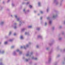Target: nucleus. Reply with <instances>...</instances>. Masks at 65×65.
<instances>
[{
	"mask_svg": "<svg viewBox=\"0 0 65 65\" xmlns=\"http://www.w3.org/2000/svg\"><path fill=\"white\" fill-rule=\"evenodd\" d=\"M40 12L41 13H42H42H43V12L42 11H41Z\"/></svg>",
	"mask_w": 65,
	"mask_h": 65,
	"instance_id": "41",
	"label": "nucleus"
},
{
	"mask_svg": "<svg viewBox=\"0 0 65 65\" xmlns=\"http://www.w3.org/2000/svg\"><path fill=\"white\" fill-rule=\"evenodd\" d=\"M28 46H29V45L27 44L26 45V47H25V46H23V47L24 48V49H25V50H26V48H27V47H28Z\"/></svg>",
	"mask_w": 65,
	"mask_h": 65,
	"instance_id": "4",
	"label": "nucleus"
},
{
	"mask_svg": "<svg viewBox=\"0 0 65 65\" xmlns=\"http://www.w3.org/2000/svg\"><path fill=\"white\" fill-rule=\"evenodd\" d=\"M23 48V46H21V48Z\"/></svg>",
	"mask_w": 65,
	"mask_h": 65,
	"instance_id": "56",
	"label": "nucleus"
},
{
	"mask_svg": "<svg viewBox=\"0 0 65 65\" xmlns=\"http://www.w3.org/2000/svg\"><path fill=\"white\" fill-rule=\"evenodd\" d=\"M52 21H50L49 22V23L50 25L52 24Z\"/></svg>",
	"mask_w": 65,
	"mask_h": 65,
	"instance_id": "18",
	"label": "nucleus"
},
{
	"mask_svg": "<svg viewBox=\"0 0 65 65\" xmlns=\"http://www.w3.org/2000/svg\"><path fill=\"white\" fill-rule=\"evenodd\" d=\"M29 52H28V53L26 54V56H27V57H28V56L29 55Z\"/></svg>",
	"mask_w": 65,
	"mask_h": 65,
	"instance_id": "13",
	"label": "nucleus"
},
{
	"mask_svg": "<svg viewBox=\"0 0 65 65\" xmlns=\"http://www.w3.org/2000/svg\"><path fill=\"white\" fill-rule=\"evenodd\" d=\"M47 20H49V19H50V17H48L47 18Z\"/></svg>",
	"mask_w": 65,
	"mask_h": 65,
	"instance_id": "43",
	"label": "nucleus"
},
{
	"mask_svg": "<svg viewBox=\"0 0 65 65\" xmlns=\"http://www.w3.org/2000/svg\"><path fill=\"white\" fill-rule=\"evenodd\" d=\"M23 59H25V57H23Z\"/></svg>",
	"mask_w": 65,
	"mask_h": 65,
	"instance_id": "58",
	"label": "nucleus"
},
{
	"mask_svg": "<svg viewBox=\"0 0 65 65\" xmlns=\"http://www.w3.org/2000/svg\"><path fill=\"white\" fill-rule=\"evenodd\" d=\"M46 50H48V48H46Z\"/></svg>",
	"mask_w": 65,
	"mask_h": 65,
	"instance_id": "60",
	"label": "nucleus"
},
{
	"mask_svg": "<svg viewBox=\"0 0 65 65\" xmlns=\"http://www.w3.org/2000/svg\"><path fill=\"white\" fill-rule=\"evenodd\" d=\"M4 51H3L1 53L2 54H4Z\"/></svg>",
	"mask_w": 65,
	"mask_h": 65,
	"instance_id": "27",
	"label": "nucleus"
},
{
	"mask_svg": "<svg viewBox=\"0 0 65 65\" xmlns=\"http://www.w3.org/2000/svg\"><path fill=\"white\" fill-rule=\"evenodd\" d=\"M16 52H19V54H22V52L20 51L19 50V49H17V50Z\"/></svg>",
	"mask_w": 65,
	"mask_h": 65,
	"instance_id": "7",
	"label": "nucleus"
},
{
	"mask_svg": "<svg viewBox=\"0 0 65 65\" xmlns=\"http://www.w3.org/2000/svg\"><path fill=\"white\" fill-rule=\"evenodd\" d=\"M62 3H61L60 4V6H62Z\"/></svg>",
	"mask_w": 65,
	"mask_h": 65,
	"instance_id": "51",
	"label": "nucleus"
},
{
	"mask_svg": "<svg viewBox=\"0 0 65 65\" xmlns=\"http://www.w3.org/2000/svg\"><path fill=\"white\" fill-rule=\"evenodd\" d=\"M34 65H37V63H36Z\"/></svg>",
	"mask_w": 65,
	"mask_h": 65,
	"instance_id": "55",
	"label": "nucleus"
},
{
	"mask_svg": "<svg viewBox=\"0 0 65 65\" xmlns=\"http://www.w3.org/2000/svg\"><path fill=\"white\" fill-rule=\"evenodd\" d=\"M29 32H25V35H29Z\"/></svg>",
	"mask_w": 65,
	"mask_h": 65,
	"instance_id": "17",
	"label": "nucleus"
},
{
	"mask_svg": "<svg viewBox=\"0 0 65 65\" xmlns=\"http://www.w3.org/2000/svg\"><path fill=\"white\" fill-rule=\"evenodd\" d=\"M14 17L15 18H16V19H17V21H19L20 20V19L19 18H17V15H14Z\"/></svg>",
	"mask_w": 65,
	"mask_h": 65,
	"instance_id": "6",
	"label": "nucleus"
},
{
	"mask_svg": "<svg viewBox=\"0 0 65 65\" xmlns=\"http://www.w3.org/2000/svg\"><path fill=\"white\" fill-rule=\"evenodd\" d=\"M59 40H62V38H59Z\"/></svg>",
	"mask_w": 65,
	"mask_h": 65,
	"instance_id": "22",
	"label": "nucleus"
},
{
	"mask_svg": "<svg viewBox=\"0 0 65 65\" xmlns=\"http://www.w3.org/2000/svg\"><path fill=\"white\" fill-rule=\"evenodd\" d=\"M54 29H55V27H53L52 28V29L53 30H54Z\"/></svg>",
	"mask_w": 65,
	"mask_h": 65,
	"instance_id": "32",
	"label": "nucleus"
},
{
	"mask_svg": "<svg viewBox=\"0 0 65 65\" xmlns=\"http://www.w3.org/2000/svg\"><path fill=\"white\" fill-rule=\"evenodd\" d=\"M38 15H40V14H38Z\"/></svg>",
	"mask_w": 65,
	"mask_h": 65,
	"instance_id": "61",
	"label": "nucleus"
},
{
	"mask_svg": "<svg viewBox=\"0 0 65 65\" xmlns=\"http://www.w3.org/2000/svg\"><path fill=\"white\" fill-rule=\"evenodd\" d=\"M36 47L37 48H38V47H39V46H38V45H37L36 46Z\"/></svg>",
	"mask_w": 65,
	"mask_h": 65,
	"instance_id": "36",
	"label": "nucleus"
},
{
	"mask_svg": "<svg viewBox=\"0 0 65 65\" xmlns=\"http://www.w3.org/2000/svg\"><path fill=\"white\" fill-rule=\"evenodd\" d=\"M63 1V0H61V2H62V1Z\"/></svg>",
	"mask_w": 65,
	"mask_h": 65,
	"instance_id": "50",
	"label": "nucleus"
},
{
	"mask_svg": "<svg viewBox=\"0 0 65 65\" xmlns=\"http://www.w3.org/2000/svg\"><path fill=\"white\" fill-rule=\"evenodd\" d=\"M34 12L35 13H36V11H34Z\"/></svg>",
	"mask_w": 65,
	"mask_h": 65,
	"instance_id": "47",
	"label": "nucleus"
},
{
	"mask_svg": "<svg viewBox=\"0 0 65 65\" xmlns=\"http://www.w3.org/2000/svg\"><path fill=\"white\" fill-rule=\"evenodd\" d=\"M7 43V42H4V44H6Z\"/></svg>",
	"mask_w": 65,
	"mask_h": 65,
	"instance_id": "29",
	"label": "nucleus"
},
{
	"mask_svg": "<svg viewBox=\"0 0 65 65\" xmlns=\"http://www.w3.org/2000/svg\"><path fill=\"white\" fill-rule=\"evenodd\" d=\"M29 2H28L26 4V5H27L28 4H29Z\"/></svg>",
	"mask_w": 65,
	"mask_h": 65,
	"instance_id": "38",
	"label": "nucleus"
},
{
	"mask_svg": "<svg viewBox=\"0 0 65 65\" xmlns=\"http://www.w3.org/2000/svg\"><path fill=\"white\" fill-rule=\"evenodd\" d=\"M32 59H34V60H37V58H34V57H32Z\"/></svg>",
	"mask_w": 65,
	"mask_h": 65,
	"instance_id": "8",
	"label": "nucleus"
},
{
	"mask_svg": "<svg viewBox=\"0 0 65 65\" xmlns=\"http://www.w3.org/2000/svg\"><path fill=\"white\" fill-rule=\"evenodd\" d=\"M62 34H63V35L64 34V32H62Z\"/></svg>",
	"mask_w": 65,
	"mask_h": 65,
	"instance_id": "46",
	"label": "nucleus"
},
{
	"mask_svg": "<svg viewBox=\"0 0 65 65\" xmlns=\"http://www.w3.org/2000/svg\"><path fill=\"white\" fill-rule=\"evenodd\" d=\"M21 24H22V22L21 21H20V23L19 24L20 26H21Z\"/></svg>",
	"mask_w": 65,
	"mask_h": 65,
	"instance_id": "20",
	"label": "nucleus"
},
{
	"mask_svg": "<svg viewBox=\"0 0 65 65\" xmlns=\"http://www.w3.org/2000/svg\"><path fill=\"white\" fill-rule=\"evenodd\" d=\"M58 57H60V55H57Z\"/></svg>",
	"mask_w": 65,
	"mask_h": 65,
	"instance_id": "35",
	"label": "nucleus"
},
{
	"mask_svg": "<svg viewBox=\"0 0 65 65\" xmlns=\"http://www.w3.org/2000/svg\"><path fill=\"white\" fill-rule=\"evenodd\" d=\"M14 47V46H13L11 47V48H13Z\"/></svg>",
	"mask_w": 65,
	"mask_h": 65,
	"instance_id": "25",
	"label": "nucleus"
},
{
	"mask_svg": "<svg viewBox=\"0 0 65 65\" xmlns=\"http://www.w3.org/2000/svg\"><path fill=\"white\" fill-rule=\"evenodd\" d=\"M14 36H15V35H16V34L15 33H14Z\"/></svg>",
	"mask_w": 65,
	"mask_h": 65,
	"instance_id": "45",
	"label": "nucleus"
},
{
	"mask_svg": "<svg viewBox=\"0 0 65 65\" xmlns=\"http://www.w3.org/2000/svg\"><path fill=\"white\" fill-rule=\"evenodd\" d=\"M64 24H65V20L64 21Z\"/></svg>",
	"mask_w": 65,
	"mask_h": 65,
	"instance_id": "53",
	"label": "nucleus"
},
{
	"mask_svg": "<svg viewBox=\"0 0 65 65\" xmlns=\"http://www.w3.org/2000/svg\"><path fill=\"white\" fill-rule=\"evenodd\" d=\"M51 61H52V58H51V56H49L48 59V63H50V62H51Z\"/></svg>",
	"mask_w": 65,
	"mask_h": 65,
	"instance_id": "1",
	"label": "nucleus"
},
{
	"mask_svg": "<svg viewBox=\"0 0 65 65\" xmlns=\"http://www.w3.org/2000/svg\"><path fill=\"white\" fill-rule=\"evenodd\" d=\"M47 25V23L46 22H45V26H46V25Z\"/></svg>",
	"mask_w": 65,
	"mask_h": 65,
	"instance_id": "33",
	"label": "nucleus"
},
{
	"mask_svg": "<svg viewBox=\"0 0 65 65\" xmlns=\"http://www.w3.org/2000/svg\"><path fill=\"white\" fill-rule=\"evenodd\" d=\"M23 11H24V12L25 13H26V11H25V9H24L23 10Z\"/></svg>",
	"mask_w": 65,
	"mask_h": 65,
	"instance_id": "26",
	"label": "nucleus"
},
{
	"mask_svg": "<svg viewBox=\"0 0 65 65\" xmlns=\"http://www.w3.org/2000/svg\"><path fill=\"white\" fill-rule=\"evenodd\" d=\"M0 25L1 26H3V25H4V22H2L0 23Z\"/></svg>",
	"mask_w": 65,
	"mask_h": 65,
	"instance_id": "9",
	"label": "nucleus"
},
{
	"mask_svg": "<svg viewBox=\"0 0 65 65\" xmlns=\"http://www.w3.org/2000/svg\"><path fill=\"white\" fill-rule=\"evenodd\" d=\"M12 6L13 7V6H14V4H13V3H12Z\"/></svg>",
	"mask_w": 65,
	"mask_h": 65,
	"instance_id": "30",
	"label": "nucleus"
},
{
	"mask_svg": "<svg viewBox=\"0 0 65 65\" xmlns=\"http://www.w3.org/2000/svg\"><path fill=\"white\" fill-rule=\"evenodd\" d=\"M57 14L55 15L54 14L53 15V17H52L53 19H56L57 17Z\"/></svg>",
	"mask_w": 65,
	"mask_h": 65,
	"instance_id": "2",
	"label": "nucleus"
},
{
	"mask_svg": "<svg viewBox=\"0 0 65 65\" xmlns=\"http://www.w3.org/2000/svg\"><path fill=\"white\" fill-rule=\"evenodd\" d=\"M55 65H57V63H56L55 64Z\"/></svg>",
	"mask_w": 65,
	"mask_h": 65,
	"instance_id": "64",
	"label": "nucleus"
},
{
	"mask_svg": "<svg viewBox=\"0 0 65 65\" xmlns=\"http://www.w3.org/2000/svg\"><path fill=\"white\" fill-rule=\"evenodd\" d=\"M58 47H57V49H58Z\"/></svg>",
	"mask_w": 65,
	"mask_h": 65,
	"instance_id": "63",
	"label": "nucleus"
},
{
	"mask_svg": "<svg viewBox=\"0 0 65 65\" xmlns=\"http://www.w3.org/2000/svg\"><path fill=\"white\" fill-rule=\"evenodd\" d=\"M33 52H31L30 53V54L31 55H32V54H33Z\"/></svg>",
	"mask_w": 65,
	"mask_h": 65,
	"instance_id": "40",
	"label": "nucleus"
},
{
	"mask_svg": "<svg viewBox=\"0 0 65 65\" xmlns=\"http://www.w3.org/2000/svg\"><path fill=\"white\" fill-rule=\"evenodd\" d=\"M5 38H7V36H5Z\"/></svg>",
	"mask_w": 65,
	"mask_h": 65,
	"instance_id": "57",
	"label": "nucleus"
},
{
	"mask_svg": "<svg viewBox=\"0 0 65 65\" xmlns=\"http://www.w3.org/2000/svg\"><path fill=\"white\" fill-rule=\"evenodd\" d=\"M52 45V44H50V45Z\"/></svg>",
	"mask_w": 65,
	"mask_h": 65,
	"instance_id": "54",
	"label": "nucleus"
},
{
	"mask_svg": "<svg viewBox=\"0 0 65 65\" xmlns=\"http://www.w3.org/2000/svg\"><path fill=\"white\" fill-rule=\"evenodd\" d=\"M13 55L14 56H15V55H17V54H16V53H15V51L14 52H13Z\"/></svg>",
	"mask_w": 65,
	"mask_h": 65,
	"instance_id": "11",
	"label": "nucleus"
},
{
	"mask_svg": "<svg viewBox=\"0 0 65 65\" xmlns=\"http://www.w3.org/2000/svg\"><path fill=\"white\" fill-rule=\"evenodd\" d=\"M51 53H52V52L51 51L49 53V54H51Z\"/></svg>",
	"mask_w": 65,
	"mask_h": 65,
	"instance_id": "37",
	"label": "nucleus"
},
{
	"mask_svg": "<svg viewBox=\"0 0 65 65\" xmlns=\"http://www.w3.org/2000/svg\"><path fill=\"white\" fill-rule=\"evenodd\" d=\"M29 7L30 8H31L32 7V6H31V5H30Z\"/></svg>",
	"mask_w": 65,
	"mask_h": 65,
	"instance_id": "31",
	"label": "nucleus"
},
{
	"mask_svg": "<svg viewBox=\"0 0 65 65\" xmlns=\"http://www.w3.org/2000/svg\"><path fill=\"white\" fill-rule=\"evenodd\" d=\"M9 41L10 42H11V41H13V39H10L9 40Z\"/></svg>",
	"mask_w": 65,
	"mask_h": 65,
	"instance_id": "24",
	"label": "nucleus"
},
{
	"mask_svg": "<svg viewBox=\"0 0 65 65\" xmlns=\"http://www.w3.org/2000/svg\"><path fill=\"white\" fill-rule=\"evenodd\" d=\"M29 10H27V12H29Z\"/></svg>",
	"mask_w": 65,
	"mask_h": 65,
	"instance_id": "48",
	"label": "nucleus"
},
{
	"mask_svg": "<svg viewBox=\"0 0 65 65\" xmlns=\"http://www.w3.org/2000/svg\"><path fill=\"white\" fill-rule=\"evenodd\" d=\"M10 1V0H8L7 1V3H8V2H9V1Z\"/></svg>",
	"mask_w": 65,
	"mask_h": 65,
	"instance_id": "39",
	"label": "nucleus"
},
{
	"mask_svg": "<svg viewBox=\"0 0 65 65\" xmlns=\"http://www.w3.org/2000/svg\"><path fill=\"white\" fill-rule=\"evenodd\" d=\"M32 63V62H30V63H29V64H31V63Z\"/></svg>",
	"mask_w": 65,
	"mask_h": 65,
	"instance_id": "59",
	"label": "nucleus"
},
{
	"mask_svg": "<svg viewBox=\"0 0 65 65\" xmlns=\"http://www.w3.org/2000/svg\"><path fill=\"white\" fill-rule=\"evenodd\" d=\"M38 38H42V36L40 35L38 36Z\"/></svg>",
	"mask_w": 65,
	"mask_h": 65,
	"instance_id": "10",
	"label": "nucleus"
},
{
	"mask_svg": "<svg viewBox=\"0 0 65 65\" xmlns=\"http://www.w3.org/2000/svg\"><path fill=\"white\" fill-rule=\"evenodd\" d=\"M38 5L39 6H41V5H40V2H39L38 3Z\"/></svg>",
	"mask_w": 65,
	"mask_h": 65,
	"instance_id": "14",
	"label": "nucleus"
},
{
	"mask_svg": "<svg viewBox=\"0 0 65 65\" xmlns=\"http://www.w3.org/2000/svg\"><path fill=\"white\" fill-rule=\"evenodd\" d=\"M59 28H62V26H59Z\"/></svg>",
	"mask_w": 65,
	"mask_h": 65,
	"instance_id": "44",
	"label": "nucleus"
},
{
	"mask_svg": "<svg viewBox=\"0 0 65 65\" xmlns=\"http://www.w3.org/2000/svg\"><path fill=\"white\" fill-rule=\"evenodd\" d=\"M20 38L21 39H24L23 37V36H20Z\"/></svg>",
	"mask_w": 65,
	"mask_h": 65,
	"instance_id": "16",
	"label": "nucleus"
},
{
	"mask_svg": "<svg viewBox=\"0 0 65 65\" xmlns=\"http://www.w3.org/2000/svg\"><path fill=\"white\" fill-rule=\"evenodd\" d=\"M32 28V26H28V28Z\"/></svg>",
	"mask_w": 65,
	"mask_h": 65,
	"instance_id": "19",
	"label": "nucleus"
},
{
	"mask_svg": "<svg viewBox=\"0 0 65 65\" xmlns=\"http://www.w3.org/2000/svg\"><path fill=\"white\" fill-rule=\"evenodd\" d=\"M11 34V31H10V32L9 33V35H10Z\"/></svg>",
	"mask_w": 65,
	"mask_h": 65,
	"instance_id": "28",
	"label": "nucleus"
},
{
	"mask_svg": "<svg viewBox=\"0 0 65 65\" xmlns=\"http://www.w3.org/2000/svg\"><path fill=\"white\" fill-rule=\"evenodd\" d=\"M49 10V8H47V12H48V11Z\"/></svg>",
	"mask_w": 65,
	"mask_h": 65,
	"instance_id": "23",
	"label": "nucleus"
},
{
	"mask_svg": "<svg viewBox=\"0 0 65 65\" xmlns=\"http://www.w3.org/2000/svg\"><path fill=\"white\" fill-rule=\"evenodd\" d=\"M54 3H55L56 5H58L59 4V3L57 1V0H54Z\"/></svg>",
	"mask_w": 65,
	"mask_h": 65,
	"instance_id": "3",
	"label": "nucleus"
},
{
	"mask_svg": "<svg viewBox=\"0 0 65 65\" xmlns=\"http://www.w3.org/2000/svg\"><path fill=\"white\" fill-rule=\"evenodd\" d=\"M25 29H26V28H23L22 29H21L22 32H23V31H25Z\"/></svg>",
	"mask_w": 65,
	"mask_h": 65,
	"instance_id": "12",
	"label": "nucleus"
},
{
	"mask_svg": "<svg viewBox=\"0 0 65 65\" xmlns=\"http://www.w3.org/2000/svg\"><path fill=\"white\" fill-rule=\"evenodd\" d=\"M42 17H41L40 19V20H42Z\"/></svg>",
	"mask_w": 65,
	"mask_h": 65,
	"instance_id": "42",
	"label": "nucleus"
},
{
	"mask_svg": "<svg viewBox=\"0 0 65 65\" xmlns=\"http://www.w3.org/2000/svg\"><path fill=\"white\" fill-rule=\"evenodd\" d=\"M40 28H37V30H40Z\"/></svg>",
	"mask_w": 65,
	"mask_h": 65,
	"instance_id": "21",
	"label": "nucleus"
},
{
	"mask_svg": "<svg viewBox=\"0 0 65 65\" xmlns=\"http://www.w3.org/2000/svg\"><path fill=\"white\" fill-rule=\"evenodd\" d=\"M1 60H2V59H0V61H1Z\"/></svg>",
	"mask_w": 65,
	"mask_h": 65,
	"instance_id": "62",
	"label": "nucleus"
},
{
	"mask_svg": "<svg viewBox=\"0 0 65 65\" xmlns=\"http://www.w3.org/2000/svg\"><path fill=\"white\" fill-rule=\"evenodd\" d=\"M61 52H65V48L63 50H60Z\"/></svg>",
	"mask_w": 65,
	"mask_h": 65,
	"instance_id": "15",
	"label": "nucleus"
},
{
	"mask_svg": "<svg viewBox=\"0 0 65 65\" xmlns=\"http://www.w3.org/2000/svg\"><path fill=\"white\" fill-rule=\"evenodd\" d=\"M17 23H14V29H15L17 28Z\"/></svg>",
	"mask_w": 65,
	"mask_h": 65,
	"instance_id": "5",
	"label": "nucleus"
},
{
	"mask_svg": "<svg viewBox=\"0 0 65 65\" xmlns=\"http://www.w3.org/2000/svg\"><path fill=\"white\" fill-rule=\"evenodd\" d=\"M29 44H31V43L30 42H29Z\"/></svg>",
	"mask_w": 65,
	"mask_h": 65,
	"instance_id": "49",
	"label": "nucleus"
},
{
	"mask_svg": "<svg viewBox=\"0 0 65 65\" xmlns=\"http://www.w3.org/2000/svg\"><path fill=\"white\" fill-rule=\"evenodd\" d=\"M3 4H4V2L3 1Z\"/></svg>",
	"mask_w": 65,
	"mask_h": 65,
	"instance_id": "52",
	"label": "nucleus"
},
{
	"mask_svg": "<svg viewBox=\"0 0 65 65\" xmlns=\"http://www.w3.org/2000/svg\"><path fill=\"white\" fill-rule=\"evenodd\" d=\"M25 60L26 62H28V60L27 59H26Z\"/></svg>",
	"mask_w": 65,
	"mask_h": 65,
	"instance_id": "34",
	"label": "nucleus"
}]
</instances>
